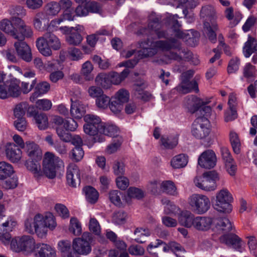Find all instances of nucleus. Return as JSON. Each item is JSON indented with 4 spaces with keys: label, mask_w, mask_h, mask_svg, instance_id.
<instances>
[{
    "label": "nucleus",
    "mask_w": 257,
    "mask_h": 257,
    "mask_svg": "<svg viewBox=\"0 0 257 257\" xmlns=\"http://www.w3.org/2000/svg\"><path fill=\"white\" fill-rule=\"evenodd\" d=\"M48 17L50 16L45 11L38 13L34 19V26L35 29L39 31H42V22L47 20Z\"/></svg>",
    "instance_id": "nucleus-48"
},
{
    "label": "nucleus",
    "mask_w": 257,
    "mask_h": 257,
    "mask_svg": "<svg viewBox=\"0 0 257 257\" xmlns=\"http://www.w3.org/2000/svg\"><path fill=\"white\" fill-rule=\"evenodd\" d=\"M66 179L69 186L76 187L80 183L79 169L78 166L73 163L69 164L67 169Z\"/></svg>",
    "instance_id": "nucleus-18"
},
{
    "label": "nucleus",
    "mask_w": 257,
    "mask_h": 257,
    "mask_svg": "<svg viewBox=\"0 0 257 257\" xmlns=\"http://www.w3.org/2000/svg\"><path fill=\"white\" fill-rule=\"evenodd\" d=\"M93 69V66L89 61H87L82 64L81 73L87 80H90L93 78V75L91 72Z\"/></svg>",
    "instance_id": "nucleus-50"
},
{
    "label": "nucleus",
    "mask_w": 257,
    "mask_h": 257,
    "mask_svg": "<svg viewBox=\"0 0 257 257\" xmlns=\"http://www.w3.org/2000/svg\"><path fill=\"white\" fill-rule=\"evenodd\" d=\"M50 89L49 83L46 81H42L38 83L35 87V91L30 97V100L33 102L36 98L47 93Z\"/></svg>",
    "instance_id": "nucleus-23"
},
{
    "label": "nucleus",
    "mask_w": 257,
    "mask_h": 257,
    "mask_svg": "<svg viewBox=\"0 0 257 257\" xmlns=\"http://www.w3.org/2000/svg\"><path fill=\"white\" fill-rule=\"evenodd\" d=\"M69 229L75 235H79L81 233V226L77 218H72L70 219V225Z\"/></svg>",
    "instance_id": "nucleus-57"
},
{
    "label": "nucleus",
    "mask_w": 257,
    "mask_h": 257,
    "mask_svg": "<svg viewBox=\"0 0 257 257\" xmlns=\"http://www.w3.org/2000/svg\"><path fill=\"white\" fill-rule=\"evenodd\" d=\"M194 90L195 92H199L198 84L195 80L190 81L188 79H181V83L171 91V94L176 93L186 94Z\"/></svg>",
    "instance_id": "nucleus-15"
},
{
    "label": "nucleus",
    "mask_w": 257,
    "mask_h": 257,
    "mask_svg": "<svg viewBox=\"0 0 257 257\" xmlns=\"http://www.w3.org/2000/svg\"><path fill=\"white\" fill-rule=\"evenodd\" d=\"M161 191L168 195L176 196L178 194L177 188L171 181H163L160 185Z\"/></svg>",
    "instance_id": "nucleus-37"
},
{
    "label": "nucleus",
    "mask_w": 257,
    "mask_h": 257,
    "mask_svg": "<svg viewBox=\"0 0 257 257\" xmlns=\"http://www.w3.org/2000/svg\"><path fill=\"white\" fill-rule=\"evenodd\" d=\"M92 239V234L90 233L84 232L81 237L76 238L73 240V250L79 254L87 255L91 251L90 243Z\"/></svg>",
    "instance_id": "nucleus-8"
},
{
    "label": "nucleus",
    "mask_w": 257,
    "mask_h": 257,
    "mask_svg": "<svg viewBox=\"0 0 257 257\" xmlns=\"http://www.w3.org/2000/svg\"><path fill=\"white\" fill-rule=\"evenodd\" d=\"M22 244V236L16 237L11 241V249L16 252H23Z\"/></svg>",
    "instance_id": "nucleus-61"
},
{
    "label": "nucleus",
    "mask_w": 257,
    "mask_h": 257,
    "mask_svg": "<svg viewBox=\"0 0 257 257\" xmlns=\"http://www.w3.org/2000/svg\"><path fill=\"white\" fill-rule=\"evenodd\" d=\"M41 160H36L33 158H29L26 160L25 165L27 169L33 173L35 177H40L43 173L41 171V165L40 161Z\"/></svg>",
    "instance_id": "nucleus-26"
},
{
    "label": "nucleus",
    "mask_w": 257,
    "mask_h": 257,
    "mask_svg": "<svg viewBox=\"0 0 257 257\" xmlns=\"http://www.w3.org/2000/svg\"><path fill=\"white\" fill-rule=\"evenodd\" d=\"M36 225L40 226L41 231H37L38 237L43 238L46 236L47 228L53 229L56 226V222L55 220L54 216L51 213H47L44 217L40 214L36 215Z\"/></svg>",
    "instance_id": "nucleus-10"
},
{
    "label": "nucleus",
    "mask_w": 257,
    "mask_h": 257,
    "mask_svg": "<svg viewBox=\"0 0 257 257\" xmlns=\"http://www.w3.org/2000/svg\"><path fill=\"white\" fill-rule=\"evenodd\" d=\"M67 53L68 57L72 61H79L84 57V55L81 51L75 47L69 48Z\"/></svg>",
    "instance_id": "nucleus-54"
},
{
    "label": "nucleus",
    "mask_w": 257,
    "mask_h": 257,
    "mask_svg": "<svg viewBox=\"0 0 257 257\" xmlns=\"http://www.w3.org/2000/svg\"><path fill=\"white\" fill-rule=\"evenodd\" d=\"M244 56L248 58L253 53H257V41L249 37L243 47Z\"/></svg>",
    "instance_id": "nucleus-33"
},
{
    "label": "nucleus",
    "mask_w": 257,
    "mask_h": 257,
    "mask_svg": "<svg viewBox=\"0 0 257 257\" xmlns=\"http://www.w3.org/2000/svg\"><path fill=\"white\" fill-rule=\"evenodd\" d=\"M83 40V37L81 34L78 32H73L66 37V41L71 45L78 46L81 44Z\"/></svg>",
    "instance_id": "nucleus-47"
},
{
    "label": "nucleus",
    "mask_w": 257,
    "mask_h": 257,
    "mask_svg": "<svg viewBox=\"0 0 257 257\" xmlns=\"http://www.w3.org/2000/svg\"><path fill=\"white\" fill-rule=\"evenodd\" d=\"M9 13L12 16V19L14 17L20 18L26 15V11L22 7L12 6L9 9Z\"/></svg>",
    "instance_id": "nucleus-64"
},
{
    "label": "nucleus",
    "mask_w": 257,
    "mask_h": 257,
    "mask_svg": "<svg viewBox=\"0 0 257 257\" xmlns=\"http://www.w3.org/2000/svg\"><path fill=\"white\" fill-rule=\"evenodd\" d=\"M216 155L211 150H207L203 152L198 159V164L201 167L208 169L214 168L216 164Z\"/></svg>",
    "instance_id": "nucleus-14"
},
{
    "label": "nucleus",
    "mask_w": 257,
    "mask_h": 257,
    "mask_svg": "<svg viewBox=\"0 0 257 257\" xmlns=\"http://www.w3.org/2000/svg\"><path fill=\"white\" fill-rule=\"evenodd\" d=\"M63 165V161L54 154L47 152L44 156L43 160V173L49 179L56 177V170Z\"/></svg>",
    "instance_id": "nucleus-4"
},
{
    "label": "nucleus",
    "mask_w": 257,
    "mask_h": 257,
    "mask_svg": "<svg viewBox=\"0 0 257 257\" xmlns=\"http://www.w3.org/2000/svg\"><path fill=\"white\" fill-rule=\"evenodd\" d=\"M14 47L18 56L29 62L32 60L31 49L29 46L23 40H18L14 43Z\"/></svg>",
    "instance_id": "nucleus-16"
},
{
    "label": "nucleus",
    "mask_w": 257,
    "mask_h": 257,
    "mask_svg": "<svg viewBox=\"0 0 257 257\" xmlns=\"http://www.w3.org/2000/svg\"><path fill=\"white\" fill-rule=\"evenodd\" d=\"M153 17L150 18V22L148 24V28L141 29L140 34L147 35L151 38H154V35H157L158 38H165L167 34L165 32L160 30V20L157 18L154 19Z\"/></svg>",
    "instance_id": "nucleus-12"
},
{
    "label": "nucleus",
    "mask_w": 257,
    "mask_h": 257,
    "mask_svg": "<svg viewBox=\"0 0 257 257\" xmlns=\"http://www.w3.org/2000/svg\"><path fill=\"white\" fill-rule=\"evenodd\" d=\"M89 107L78 101H72L70 112H86L89 111Z\"/></svg>",
    "instance_id": "nucleus-56"
},
{
    "label": "nucleus",
    "mask_w": 257,
    "mask_h": 257,
    "mask_svg": "<svg viewBox=\"0 0 257 257\" xmlns=\"http://www.w3.org/2000/svg\"><path fill=\"white\" fill-rule=\"evenodd\" d=\"M29 158L41 160L42 152L39 146L34 142L27 141L23 148Z\"/></svg>",
    "instance_id": "nucleus-19"
},
{
    "label": "nucleus",
    "mask_w": 257,
    "mask_h": 257,
    "mask_svg": "<svg viewBox=\"0 0 257 257\" xmlns=\"http://www.w3.org/2000/svg\"><path fill=\"white\" fill-rule=\"evenodd\" d=\"M25 113H14V125L19 131L23 132L27 127V122L24 117Z\"/></svg>",
    "instance_id": "nucleus-38"
},
{
    "label": "nucleus",
    "mask_w": 257,
    "mask_h": 257,
    "mask_svg": "<svg viewBox=\"0 0 257 257\" xmlns=\"http://www.w3.org/2000/svg\"><path fill=\"white\" fill-rule=\"evenodd\" d=\"M0 29L14 38H18V36H17V27L14 24L12 17L11 20L7 19L2 20L0 22Z\"/></svg>",
    "instance_id": "nucleus-27"
},
{
    "label": "nucleus",
    "mask_w": 257,
    "mask_h": 257,
    "mask_svg": "<svg viewBox=\"0 0 257 257\" xmlns=\"http://www.w3.org/2000/svg\"><path fill=\"white\" fill-rule=\"evenodd\" d=\"M109 34V32L105 30L102 29L97 31L96 34H92L89 36H87L86 37V41L88 45H89L91 47H94L98 38L97 37L98 35H108Z\"/></svg>",
    "instance_id": "nucleus-51"
},
{
    "label": "nucleus",
    "mask_w": 257,
    "mask_h": 257,
    "mask_svg": "<svg viewBox=\"0 0 257 257\" xmlns=\"http://www.w3.org/2000/svg\"><path fill=\"white\" fill-rule=\"evenodd\" d=\"M130 71L124 69L120 73L112 71L109 73L111 85H119L128 76Z\"/></svg>",
    "instance_id": "nucleus-34"
},
{
    "label": "nucleus",
    "mask_w": 257,
    "mask_h": 257,
    "mask_svg": "<svg viewBox=\"0 0 257 257\" xmlns=\"http://www.w3.org/2000/svg\"><path fill=\"white\" fill-rule=\"evenodd\" d=\"M99 133L113 138H119V137H120L119 135V130L114 124H101L99 128Z\"/></svg>",
    "instance_id": "nucleus-30"
},
{
    "label": "nucleus",
    "mask_w": 257,
    "mask_h": 257,
    "mask_svg": "<svg viewBox=\"0 0 257 257\" xmlns=\"http://www.w3.org/2000/svg\"><path fill=\"white\" fill-rule=\"evenodd\" d=\"M130 93L124 89L118 90L111 97L109 108L112 112H120L123 108V104L128 101Z\"/></svg>",
    "instance_id": "nucleus-11"
},
{
    "label": "nucleus",
    "mask_w": 257,
    "mask_h": 257,
    "mask_svg": "<svg viewBox=\"0 0 257 257\" xmlns=\"http://www.w3.org/2000/svg\"><path fill=\"white\" fill-rule=\"evenodd\" d=\"M95 81L97 85L103 88L108 89L111 86L109 73L99 74L96 77Z\"/></svg>",
    "instance_id": "nucleus-43"
},
{
    "label": "nucleus",
    "mask_w": 257,
    "mask_h": 257,
    "mask_svg": "<svg viewBox=\"0 0 257 257\" xmlns=\"http://www.w3.org/2000/svg\"><path fill=\"white\" fill-rule=\"evenodd\" d=\"M22 251L26 253H29L34 251L36 246L34 238L30 235L22 236Z\"/></svg>",
    "instance_id": "nucleus-35"
},
{
    "label": "nucleus",
    "mask_w": 257,
    "mask_h": 257,
    "mask_svg": "<svg viewBox=\"0 0 257 257\" xmlns=\"http://www.w3.org/2000/svg\"><path fill=\"white\" fill-rule=\"evenodd\" d=\"M229 141L233 152L238 154L240 152L241 142L238 134L234 131L229 133Z\"/></svg>",
    "instance_id": "nucleus-41"
},
{
    "label": "nucleus",
    "mask_w": 257,
    "mask_h": 257,
    "mask_svg": "<svg viewBox=\"0 0 257 257\" xmlns=\"http://www.w3.org/2000/svg\"><path fill=\"white\" fill-rule=\"evenodd\" d=\"M188 162V156L184 154H180L172 159L171 164L174 168L179 169L185 167Z\"/></svg>",
    "instance_id": "nucleus-36"
},
{
    "label": "nucleus",
    "mask_w": 257,
    "mask_h": 257,
    "mask_svg": "<svg viewBox=\"0 0 257 257\" xmlns=\"http://www.w3.org/2000/svg\"><path fill=\"white\" fill-rule=\"evenodd\" d=\"M211 98H206L202 99V103H200L197 106L196 111H200L203 112H210L212 111V107L208 104L211 102Z\"/></svg>",
    "instance_id": "nucleus-59"
},
{
    "label": "nucleus",
    "mask_w": 257,
    "mask_h": 257,
    "mask_svg": "<svg viewBox=\"0 0 257 257\" xmlns=\"http://www.w3.org/2000/svg\"><path fill=\"white\" fill-rule=\"evenodd\" d=\"M122 193L118 190H112L109 193V198L110 201L116 206H120L121 204V196Z\"/></svg>",
    "instance_id": "nucleus-60"
},
{
    "label": "nucleus",
    "mask_w": 257,
    "mask_h": 257,
    "mask_svg": "<svg viewBox=\"0 0 257 257\" xmlns=\"http://www.w3.org/2000/svg\"><path fill=\"white\" fill-rule=\"evenodd\" d=\"M17 224V222L12 219H8L0 224V240L5 244L11 243V236L9 233Z\"/></svg>",
    "instance_id": "nucleus-17"
},
{
    "label": "nucleus",
    "mask_w": 257,
    "mask_h": 257,
    "mask_svg": "<svg viewBox=\"0 0 257 257\" xmlns=\"http://www.w3.org/2000/svg\"><path fill=\"white\" fill-rule=\"evenodd\" d=\"M83 119L85 121L84 124H90L95 125H100L101 123V118L93 113H87L83 116Z\"/></svg>",
    "instance_id": "nucleus-52"
},
{
    "label": "nucleus",
    "mask_w": 257,
    "mask_h": 257,
    "mask_svg": "<svg viewBox=\"0 0 257 257\" xmlns=\"http://www.w3.org/2000/svg\"><path fill=\"white\" fill-rule=\"evenodd\" d=\"M194 218L192 213L190 211H185L181 213L178 221L181 225L189 228L193 226Z\"/></svg>",
    "instance_id": "nucleus-32"
},
{
    "label": "nucleus",
    "mask_w": 257,
    "mask_h": 257,
    "mask_svg": "<svg viewBox=\"0 0 257 257\" xmlns=\"http://www.w3.org/2000/svg\"><path fill=\"white\" fill-rule=\"evenodd\" d=\"M134 233L135 236V241L139 243L145 242V240L143 239L144 237L149 236L150 235V232L149 229L143 228H137L134 231Z\"/></svg>",
    "instance_id": "nucleus-49"
},
{
    "label": "nucleus",
    "mask_w": 257,
    "mask_h": 257,
    "mask_svg": "<svg viewBox=\"0 0 257 257\" xmlns=\"http://www.w3.org/2000/svg\"><path fill=\"white\" fill-rule=\"evenodd\" d=\"M20 81L13 78L0 84V99L16 98L21 94Z\"/></svg>",
    "instance_id": "nucleus-7"
},
{
    "label": "nucleus",
    "mask_w": 257,
    "mask_h": 257,
    "mask_svg": "<svg viewBox=\"0 0 257 257\" xmlns=\"http://www.w3.org/2000/svg\"><path fill=\"white\" fill-rule=\"evenodd\" d=\"M222 243L231 246L235 249L239 250L241 246V239L235 234H228L222 235L220 238Z\"/></svg>",
    "instance_id": "nucleus-22"
},
{
    "label": "nucleus",
    "mask_w": 257,
    "mask_h": 257,
    "mask_svg": "<svg viewBox=\"0 0 257 257\" xmlns=\"http://www.w3.org/2000/svg\"><path fill=\"white\" fill-rule=\"evenodd\" d=\"M232 197L226 189L220 190L216 195V202L214 208L218 211L224 213H229L232 210L230 202Z\"/></svg>",
    "instance_id": "nucleus-9"
},
{
    "label": "nucleus",
    "mask_w": 257,
    "mask_h": 257,
    "mask_svg": "<svg viewBox=\"0 0 257 257\" xmlns=\"http://www.w3.org/2000/svg\"><path fill=\"white\" fill-rule=\"evenodd\" d=\"M12 20L17 27L18 38H14L15 39L24 41L25 38H29L33 36V32L31 27L27 25L21 18L14 17Z\"/></svg>",
    "instance_id": "nucleus-13"
},
{
    "label": "nucleus",
    "mask_w": 257,
    "mask_h": 257,
    "mask_svg": "<svg viewBox=\"0 0 257 257\" xmlns=\"http://www.w3.org/2000/svg\"><path fill=\"white\" fill-rule=\"evenodd\" d=\"M142 48L138 52L139 57L140 59L152 57L157 52V49L163 51H169V55L165 56L162 60L163 63H169L171 60H179L180 57L176 53L171 52L173 49H180V43L174 39H170L167 40H159L153 42L149 40L142 41L140 43Z\"/></svg>",
    "instance_id": "nucleus-1"
},
{
    "label": "nucleus",
    "mask_w": 257,
    "mask_h": 257,
    "mask_svg": "<svg viewBox=\"0 0 257 257\" xmlns=\"http://www.w3.org/2000/svg\"><path fill=\"white\" fill-rule=\"evenodd\" d=\"M127 194L129 197L138 200L144 197V191L140 188L134 187H130L127 191Z\"/></svg>",
    "instance_id": "nucleus-58"
},
{
    "label": "nucleus",
    "mask_w": 257,
    "mask_h": 257,
    "mask_svg": "<svg viewBox=\"0 0 257 257\" xmlns=\"http://www.w3.org/2000/svg\"><path fill=\"white\" fill-rule=\"evenodd\" d=\"M225 17L230 21V26L233 27L237 25L242 19V15L239 12L233 13L232 7L227 8L225 11Z\"/></svg>",
    "instance_id": "nucleus-31"
},
{
    "label": "nucleus",
    "mask_w": 257,
    "mask_h": 257,
    "mask_svg": "<svg viewBox=\"0 0 257 257\" xmlns=\"http://www.w3.org/2000/svg\"><path fill=\"white\" fill-rule=\"evenodd\" d=\"M214 223L216 229L219 232H228L232 229V224L226 217H218L214 219Z\"/></svg>",
    "instance_id": "nucleus-24"
},
{
    "label": "nucleus",
    "mask_w": 257,
    "mask_h": 257,
    "mask_svg": "<svg viewBox=\"0 0 257 257\" xmlns=\"http://www.w3.org/2000/svg\"><path fill=\"white\" fill-rule=\"evenodd\" d=\"M85 193L87 201L91 203H95L98 198V192L97 190L91 186H86L83 189Z\"/></svg>",
    "instance_id": "nucleus-39"
},
{
    "label": "nucleus",
    "mask_w": 257,
    "mask_h": 257,
    "mask_svg": "<svg viewBox=\"0 0 257 257\" xmlns=\"http://www.w3.org/2000/svg\"><path fill=\"white\" fill-rule=\"evenodd\" d=\"M14 173L12 166L4 161L0 162V179L4 180Z\"/></svg>",
    "instance_id": "nucleus-44"
},
{
    "label": "nucleus",
    "mask_w": 257,
    "mask_h": 257,
    "mask_svg": "<svg viewBox=\"0 0 257 257\" xmlns=\"http://www.w3.org/2000/svg\"><path fill=\"white\" fill-rule=\"evenodd\" d=\"M7 157L12 162L17 163L21 159L22 152L21 149L14 143L8 144L6 147Z\"/></svg>",
    "instance_id": "nucleus-20"
},
{
    "label": "nucleus",
    "mask_w": 257,
    "mask_h": 257,
    "mask_svg": "<svg viewBox=\"0 0 257 257\" xmlns=\"http://www.w3.org/2000/svg\"><path fill=\"white\" fill-rule=\"evenodd\" d=\"M200 16L206 18L208 21L204 24V29L209 39L214 43L216 40V31L218 30L216 22L217 17L215 11L211 6H205L202 7L200 12Z\"/></svg>",
    "instance_id": "nucleus-2"
},
{
    "label": "nucleus",
    "mask_w": 257,
    "mask_h": 257,
    "mask_svg": "<svg viewBox=\"0 0 257 257\" xmlns=\"http://www.w3.org/2000/svg\"><path fill=\"white\" fill-rule=\"evenodd\" d=\"M37 108L43 111H48L52 106V102L47 99H41L38 100L36 102Z\"/></svg>",
    "instance_id": "nucleus-62"
},
{
    "label": "nucleus",
    "mask_w": 257,
    "mask_h": 257,
    "mask_svg": "<svg viewBox=\"0 0 257 257\" xmlns=\"http://www.w3.org/2000/svg\"><path fill=\"white\" fill-rule=\"evenodd\" d=\"M212 223L211 218L204 216L195 217L193 227L198 230H207Z\"/></svg>",
    "instance_id": "nucleus-25"
},
{
    "label": "nucleus",
    "mask_w": 257,
    "mask_h": 257,
    "mask_svg": "<svg viewBox=\"0 0 257 257\" xmlns=\"http://www.w3.org/2000/svg\"><path fill=\"white\" fill-rule=\"evenodd\" d=\"M44 10L50 17L56 16L60 12L58 2L55 1L48 3L45 6Z\"/></svg>",
    "instance_id": "nucleus-45"
},
{
    "label": "nucleus",
    "mask_w": 257,
    "mask_h": 257,
    "mask_svg": "<svg viewBox=\"0 0 257 257\" xmlns=\"http://www.w3.org/2000/svg\"><path fill=\"white\" fill-rule=\"evenodd\" d=\"M36 257H56L55 250L49 245L38 243L34 249Z\"/></svg>",
    "instance_id": "nucleus-21"
},
{
    "label": "nucleus",
    "mask_w": 257,
    "mask_h": 257,
    "mask_svg": "<svg viewBox=\"0 0 257 257\" xmlns=\"http://www.w3.org/2000/svg\"><path fill=\"white\" fill-rule=\"evenodd\" d=\"M219 179L218 174L215 171H210L203 173V177L195 178V185L205 191L214 190L216 187V182Z\"/></svg>",
    "instance_id": "nucleus-5"
},
{
    "label": "nucleus",
    "mask_w": 257,
    "mask_h": 257,
    "mask_svg": "<svg viewBox=\"0 0 257 257\" xmlns=\"http://www.w3.org/2000/svg\"><path fill=\"white\" fill-rule=\"evenodd\" d=\"M110 98L104 93L96 99V104L97 107L105 108L110 104Z\"/></svg>",
    "instance_id": "nucleus-63"
},
{
    "label": "nucleus",
    "mask_w": 257,
    "mask_h": 257,
    "mask_svg": "<svg viewBox=\"0 0 257 257\" xmlns=\"http://www.w3.org/2000/svg\"><path fill=\"white\" fill-rule=\"evenodd\" d=\"M210 132V122L207 113L197 116L191 125L192 135L196 139L204 140L209 137Z\"/></svg>",
    "instance_id": "nucleus-3"
},
{
    "label": "nucleus",
    "mask_w": 257,
    "mask_h": 257,
    "mask_svg": "<svg viewBox=\"0 0 257 257\" xmlns=\"http://www.w3.org/2000/svg\"><path fill=\"white\" fill-rule=\"evenodd\" d=\"M202 103V99L194 95H188L185 99L184 104L185 106L191 111H196L197 106Z\"/></svg>",
    "instance_id": "nucleus-42"
},
{
    "label": "nucleus",
    "mask_w": 257,
    "mask_h": 257,
    "mask_svg": "<svg viewBox=\"0 0 257 257\" xmlns=\"http://www.w3.org/2000/svg\"><path fill=\"white\" fill-rule=\"evenodd\" d=\"M36 43L38 50L43 56H50L52 55V50L50 49L45 34L43 36L38 38L36 40Z\"/></svg>",
    "instance_id": "nucleus-28"
},
{
    "label": "nucleus",
    "mask_w": 257,
    "mask_h": 257,
    "mask_svg": "<svg viewBox=\"0 0 257 257\" xmlns=\"http://www.w3.org/2000/svg\"><path fill=\"white\" fill-rule=\"evenodd\" d=\"M28 116L33 118L40 130H45L48 127V119L46 113H28Z\"/></svg>",
    "instance_id": "nucleus-29"
},
{
    "label": "nucleus",
    "mask_w": 257,
    "mask_h": 257,
    "mask_svg": "<svg viewBox=\"0 0 257 257\" xmlns=\"http://www.w3.org/2000/svg\"><path fill=\"white\" fill-rule=\"evenodd\" d=\"M188 203L192 211L198 214L205 213L210 207L209 199L202 194H192L188 198Z\"/></svg>",
    "instance_id": "nucleus-6"
},
{
    "label": "nucleus",
    "mask_w": 257,
    "mask_h": 257,
    "mask_svg": "<svg viewBox=\"0 0 257 257\" xmlns=\"http://www.w3.org/2000/svg\"><path fill=\"white\" fill-rule=\"evenodd\" d=\"M161 145L165 149H172L178 144V140L176 138H168L162 136L161 139Z\"/></svg>",
    "instance_id": "nucleus-55"
},
{
    "label": "nucleus",
    "mask_w": 257,
    "mask_h": 257,
    "mask_svg": "<svg viewBox=\"0 0 257 257\" xmlns=\"http://www.w3.org/2000/svg\"><path fill=\"white\" fill-rule=\"evenodd\" d=\"M36 216L34 219H27L25 222V230L29 233H34L35 232L38 236L37 231H41L40 226L36 225Z\"/></svg>",
    "instance_id": "nucleus-46"
},
{
    "label": "nucleus",
    "mask_w": 257,
    "mask_h": 257,
    "mask_svg": "<svg viewBox=\"0 0 257 257\" xmlns=\"http://www.w3.org/2000/svg\"><path fill=\"white\" fill-rule=\"evenodd\" d=\"M144 86L139 85L138 84L135 85V89L136 91V95L142 100L147 101L150 100L152 95L149 92L143 90Z\"/></svg>",
    "instance_id": "nucleus-53"
},
{
    "label": "nucleus",
    "mask_w": 257,
    "mask_h": 257,
    "mask_svg": "<svg viewBox=\"0 0 257 257\" xmlns=\"http://www.w3.org/2000/svg\"><path fill=\"white\" fill-rule=\"evenodd\" d=\"M45 37L47 40L50 49L58 50L61 48V42L59 39L54 34L47 32L45 34Z\"/></svg>",
    "instance_id": "nucleus-40"
}]
</instances>
